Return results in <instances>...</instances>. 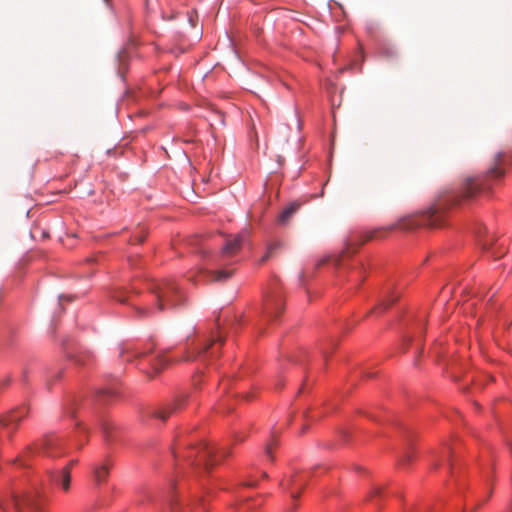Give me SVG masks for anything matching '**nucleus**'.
Here are the masks:
<instances>
[{
    "mask_svg": "<svg viewBox=\"0 0 512 512\" xmlns=\"http://www.w3.org/2000/svg\"><path fill=\"white\" fill-rule=\"evenodd\" d=\"M74 464H76V461H71L66 467H68L70 470Z\"/></svg>",
    "mask_w": 512,
    "mask_h": 512,
    "instance_id": "30",
    "label": "nucleus"
},
{
    "mask_svg": "<svg viewBox=\"0 0 512 512\" xmlns=\"http://www.w3.org/2000/svg\"><path fill=\"white\" fill-rule=\"evenodd\" d=\"M284 308L283 297L278 292H273L265 298L263 304V317L269 321L276 318Z\"/></svg>",
    "mask_w": 512,
    "mask_h": 512,
    "instance_id": "7",
    "label": "nucleus"
},
{
    "mask_svg": "<svg viewBox=\"0 0 512 512\" xmlns=\"http://www.w3.org/2000/svg\"><path fill=\"white\" fill-rule=\"evenodd\" d=\"M36 450L38 453L50 458H57L65 455L66 453L64 440L57 435H48L44 437L36 445Z\"/></svg>",
    "mask_w": 512,
    "mask_h": 512,
    "instance_id": "5",
    "label": "nucleus"
},
{
    "mask_svg": "<svg viewBox=\"0 0 512 512\" xmlns=\"http://www.w3.org/2000/svg\"><path fill=\"white\" fill-rule=\"evenodd\" d=\"M383 232L384 229L379 228L374 231L365 232L357 236L356 239H351L348 243H346V248L342 252V255L340 257L346 254L355 253L358 250V248L365 242L374 238L382 237Z\"/></svg>",
    "mask_w": 512,
    "mask_h": 512,
    "instance_id": "9",
    "label": "nucleus"
},
{
    "mask_svg": "<svg viewBox=\"0 0 512 512\" xmlns=\"http://www.w3.org/2000/svg\"><path fill=\"white\" fill-rule=\"evenodd\" d=\"M279 247H280V242H278V241L271 242L267 246V251L264 254V256L262 257L261 261L262 262L267 261L270 257H272L274 251H276Z\"/></svg>",
    "mask_w": 512,
    "mask_h": 512,
    "instance_id": "17",
    "label": "nucleus"
},
{
    "mask_svg": "<svg viewBox=\"0 0 512 512\" xmlns=\"http://www.w3.org/2000/svg\"><path fill=\"white\" fill-rule=\"evenodd\" d=\"M107 429H108V424H103V430H104V432H106V431H107Z\"/></svg>",
    "mask_w": 512,
    "mask_h": 512,
    "instance_id": "32",
    "label": "nucleus"
},
{
    "mask_svg": "<svg viewBox=\"0 0 512 512\" xmlns=\"http://www.w3.org/2000/svg\"><path fill=\"white\" fill-rule=\"evenodd\" d=\"M20 416L17 414V413H13L11 416H10V421H19L20 420Z\"/></svg>",
    "mask_w": 512,
    "mask_h": 512,
    "instance_id": "27",
    "label": "nucleus"
},
{
    "mask_svg": "<svg viewBox=\"0 0 512 512\" xmlns=\"http://www.w3.org/2000/svg\"><path fill=\"white\" fill-rule=\"evenodd\" d=\"M232 275V271H202V277L205 281L223 282Z\"/></svg>",
    "mask_w": 512,
    "mask_h": 512,
    "instance_id": "11",
    "label": "nucleus"
},
{
    "mask_svg": "<svg viewBox=\"0 0 512 512\" xmlns=\"http://www.w3.org/2000/svg\"><path fill=\"white\" fill-rule=\"evenodd\" d=\"M326 261H327V259H323V260H321V261L318 263V266H320V265L324 264Z\"/></svg>",
    "mask_w": 512,
    "mask_h": 512,
    "instance_id": "31",
    "label": "nucleus"
},
{
    "mask_svg": "<svg viewBox=\"0 0 512 512\" xmlns=\"http://www.w3.org/2000/svg\"><path fill=\"white\" fill-rule=\"evenodd\" d=\"M55 481H57L64 491H68L71 483V474L68 467H64L63 470L57 475Z\"/></svg>",
    "mask_w": 512,
    "mask_h": 512,
    "instance_id": "15",
    "label": "nucleus"
},
{
    "mask_svg": "<svg viewBox=\"0 0 512 512\" xmlns=\"http://www.w3.org/2000/svg\"><path fill=\"white\" fill-rule=\"evenodd\" d=\"M150 290L155 295L153 311L163 312L172 309L182 301L179 289L172 280L155 283L150 287Z\"/></svg>",
    "mask_w": 512,
    "mask_h": 512,
    "instance_id": "2",
    "label": "nucleus"
},
{
    "mask_svg": "<svg viewBox=\"0 0 512 512\" xmlns=\"http://www.w3.org/2000/svg\"><path fill=\"white\" fill-rule=\"evenodd\" d=\"M246 486H254V483H245Z\"/></svg>",
    "mask_w": 512,
    "mask_h": 512,
    "instance_id": "33",
    "label": "nucleus"
},
{
    "mask_svg": "<svg viewBox=\"0 0 512 512\" xmlns=\"http://www.w3.org/2000/svg\"><path fill=\"white\" fill-rule=\"evenodd\" d=\"M411 457H412V456H411L410 454H407V455L405 456V458L403 459V462H404V461H409V460L411 459Z\"/></svg>",
    "mask_w": 512,
    "mask_h": 512,
    "instance_id": "29",
    "label": "nucleus"
},
{
    "mask_svg": "<svg viewBox=\"0 0 512 512\" xmlns=\"http://www.w3.org/2000/svg\"><path fill=\"white\" fill-rule=\"evenodd\" d=\"M304 281H305V272H301V273L299 274V282H300L301 284H303V283H304Z\"/></svg>",
    "mask_w": 512,
    "mask_h": 512,
    "instance_id": "28",
    "label": "nucleus"
},
{
    "mask_svg": "<svg viewBox=\"0 0 512 512\" xmlns=\"http://www.w3.org/2000/svg\"><path fill=\"white\" fill-rule=\"evenodd\" d=\"M307 482V477L303 473H296L289 477V479L282 482V486L285 489L291 490V497L297 499L300 495L301 490L304 488Z\"/></svg>",
    "mask_w": 512,
    "mask_h": 512,
    "instance_id": "10",
    "label": "nucleus"
},
{
    "mask_svg": "<svg viewBox=\"0 0 512 512\" xmlns=\"http://www.w3.org/2000/svg\"><path fill=\"white\" fill-rule=\"evenodd\" d=\"M442 223L441 214L435 208H429L426 211H423L419 214L407 216L400 219L396 224L387 228V230H392L395 228H399L402 230H412L419 226H427V227H437Z\"/></svg>",
    "mask_w": 512,
    "mask_h": 512,
    "instance_id": "4",
    "label": "nucleus"
},
{
    "mask_svg": "<svg viewBox=\"0 0 512 512\" xmlns=\"http://www.w3.org/2000/svg\"><path fill=\"white\" fill-rule=\"evenodd\" d=\"M4 510V508L2 507V505H0V512H2Z\"/></svg>",
    "mask_w": 512,
    "mask_h": 512,
    "instance_id": "35",
    "label": "nucleus"
},
{
    "mask_svg": "<svg viewBox=\"0 0 512 512\" xmlns=\"http://www.w3.org/2000/svg\"><path fill=\"white\" fill-rule=\"evenodd\" d=\"M166 365V359L163 356H157L151 362V368L154 374L160 372V370Z\"/></svg>",
    "mask_w": 512,
    "mask_h": 512,
    "instance_id": "16",
    "label": "nucleus"
},
{
    "mask_svg": "<svg viewBox=\"0 0 512 512\" xmlns=\"http://www.w3.org/2000/svg\"><path fill=\"white\" fill-rule=\"evenodd\" d=\"M274 445V443H270L266 446V449H265V453L266 455L272 459V446Z\"/></svg>",
    "mask_w": 512,
    "mask_h": 512,
    "instance_id": "23",
    "label": "nucleus"
},
{
    "mask_svg": "<svg viewBox=\"0 0 512 512\" xmlns=\"http://www.w3.org/2000/svg\"><path fill=\"white\" fill-rule=\"evenodd\" d=\"M99 395L100 396H107V397H112L115 395V391L110 389V388H104V389H101L99 390Z\"/></svg>",
    "mask_w": 512,
    "mask_h": 512,
    "instance_id": "22",
    "label": "nucleus"
},
{
    "mask_svg": "<svg viewBox=\"0 0 512 512\" xmlns=\"http://www.w3.org/2000/svg\"><path fill=\"white\" fill-rule=\"evenodd\" d=\"M398 299V295H391L389 299L383 300L379 307L376 309L382 308V310L388 308L392 303H394Z\"/></svg>",
    "mask_w": 512,
    "mask_h": 512,
    "instance_id": "19",
    "label": "nucleus"
},
{
    "mask_svg": "<svg viewBox=\"0 0 512 512\" xmlns=\"http://www.w3.org/2000/svg\"><path fill=\"white\" fill-rule=\"evenodd\" d=\"M90 358L89 354H79L75 357V362L79 365H85Z\"/></svg>",
    "mask_w": 512,
    "mask_h": 512,
    "instance_id": "20",
    "label": "nucleus"
},
{
    "mask_svg": "<svg viewBox=\"0 0 512 512\" xmlns=\"http://www.w3.org/2000/svg\"><path fill=\"white\" fill-rule=\"evenodd\" d=\"M229 455V450L222 449L216 452L207 443H200L197 446H191L186 449L185 454L181 455L185 460L191 464L204 465L205 469H210L212 466L219 462V458H225ZM175 457H180L175 453Z\"/></svg>",
    "mask_w": 512,
    "mask_h": 512,
    "instance_id": "3",
    "label": "nucleus"
},
{
    "mask_svg": "<svg viewBox=\"0 0 512 512\" xmlns=\"http://www.w3.org/2000/svg\"><path fill=\"white\" fill-rule=\"evenodd\" d=\"M299 209L298 203H291L288 207H286L278 217V223L281 225H287L295 213Z\"/></svg>",
    "mask_w": 512,
    "mask_h": 512,
    "instance_id": "13",
    "label": "nucleus"
},
{
    "mask_svg": "<svg viewBox=\"0 0 512 512\" xmlns=\"http://www.w3.org/2000/svg\"><path fill=\"white\" fill-rule=\"evenodd\" d=\"M138 311L141 315L146 316L149 314L150 310L148 308H139Z\"/></svg>",
    "mask_w": 512,
    "mask_h": 512,
    "instance_id": "26",
    "label": "nucleus"
},
{
    "mask_svg": "<svg viewBox=\"0 0 512 512\" xmlns=\"http://www.w3.org/2000/svg\"><path fill=\"white\" fill-rule=\"evenodd\" d=\"M217 342H220V344H222L223 340L220 337H218L216 339H212L210 342H208L201 349L198 350V352H197L198 355L206 353Z\"/></svg>",
    "mask_w": 512,
    "mask_h": 512,
    "instance_id": "18",
    "label": "nucleus"
},
{
    "mask_svg": "<svg viewBox=\"0 0 512 512\" xmlns=\"http://www.w3.org/2000/svg\"><path fill=\"white\" fill-rule=\"evenodd\" d=\"M189 399L190 395L184 393L180 394L174 399L173 402L167 404L165 407L153 410L151 412V415L165 422L169 418V416L182 410Z\"/></svg>",
    "mask_w": 512,
    "mask_h": 512,
    "instance_id": "6",
    "label": "nucleus"
},
{
    "mask_svg": "<svg viewBox=\"0 0 512 512\" xmlns=\"http://www.w3.org/2000/svg\"><path fill=\"white\" fill-rule=\"evenodd\" d=\"M110 466L107 462L95 465L93 468V474L95 481L100 484L104 482L109 475Z\"/></svg>",
    "mask_w": 512,
    "mask_h": 512,
    "instance_id": "14",
    "label": "nucleus"
},
{
    "mask_svg": "<svg viewBox=\"0 0 512 512\" xmlns=\"http://www.w3.org/2000/svg\"><path fill=\"white\" fill-rule=\"evenodd\" d=\"M145 239V236L144 235H135L134 236V241L137 242V243H142Z\"/></svg>",
    "mask_w": 512,
    "mask_h": 512,
    "instance_id": "25",
    "label": "nucleus"
},
{
    "mask_svg": "<svg viewBox=\"0 0 512 512\" xmlns=\"http://www.w3.org/2000/svg\"><path fill=\"white\" fill-rule=\"evenodd\" d=\"M337 264L340 262V257L336 259Z\"/></svg>",
    "mask_w": 512,
    "mask_h": 512,
    "instance_id": "34",
    "label": "nucleus"
},
{
    "mask_svg": "<svg viewBox=\"0 0 512 512\" xmlns=\"http://www.w3.org/2000/svg\"><path fill=\"white\" fill-rule=\"evenodd\" d=\"M42 505V500L33 494L14 499L16 512H43Z\"/></svg>",
    "mask_w": 512,
    "mask_h": 512,
    "instance_id": "8",
    "label": "nucleus"
},
{
    "mask_svg": "<svg viewBox=\"0 0 512 512\" xmlns=\"http://www.w3.org/2000/svg\"><path fill=\"white\" fill-rule=\"evenodd\" d=\"M503 154L499 153L496 156L495 164L488 170L486 175L481 178H468L464 182L461 192L457 195H451L447 201L451 204H457L462 199H471L480 192H485L491 189L492 180L503 176L504 171L499 167Z\"/></svg>",
    "mask_w": 512,
    "mask_h": 512,
    "instance_id": "1",
    "label": "nucleus"
},
{
    "mask_svg": "<svg viewBox=\"0 0 512 512\" xmlns=\"http://www.w3.org/2000/svg\"><path fill=\"white\" fill-rule=\"evenodd\" d=\"M114 299L117 300L118 302H121V303H125L126 302V298L124 296V290L122 289H118L114 292V295H113Z\"/></svg>",
    "mask_w": 512,
    "mask_h": 512,
    "instance_id": "21",
    "label": "nucleus"
},
{
    "mask_svg": "<svg viewBox=\"0 0 512 512\" xmlns=\"http://www.w3.org/2000/svg\"><path fill=\"white\" fill-rule=\"evenodd\" d=\"M381 491V487H374L373 490L371 491V496H380Z\"/></svg>",
    "mask_w": 512,
    "mask_h": 512,
    "instance_id": "24",
    "label": "nucleus"
},
{
    "mask_svg": "<svg viewBox=\"0 0 512 512\" xmlns=\"http://www.w3.org/2000/svg\"><path fill=\"white\" fill-rule=\"evenodd\" d=\"M241 245L242 237L240 235H236L232 239H228L226 241L222 251L226 255H234L240 250Z\"/></svg>",
    "mask_w": 512,
    "mask_h": 512,
    "instance_id": "12",
    "label": "nucleus"
}]
</instances>
